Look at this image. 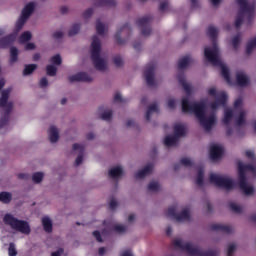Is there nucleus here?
<instances>
[{
	"label": "nucleus",
	"mask_w": 256,
	"mask_h": 256,
	"mask_svg": "<svg viewBox=\"0 0 256 256\" xmlns=\"http://www.w3.org/2000/svg\"><path fill=\"white\" fill-rule=\"evenodd\" d=\"M194 171L196 172V185H198V187H203V185H205L203 168L195 167Z\"/></svg>",
	"instance_id": "b1692460"
},
{
	"label": "nucleus",
	"mask_w": 256,
	"mask_h": 256,
	"mask_svg": "<svg viewBox=\"0 0 256 256\" xmlns=\"http://www.w3.org/2000/svg\"><path fill=\"white\" fill-rule=\"evenodd\" d=\"M134 221H135V215L130 214V215L128 216V223H133Z\"/></svg>",
	"instance_id": "774afa93"
},
{
	"label": "nucleus",
	"mask_w": 256,
	"mask_h": 256,
	"mask_svg": "<svg viewBox=\"0 0 256 256\" xmlns=\"http://www.w3.org/2000/svg\"><path fill=\"white\" fill-rule=\"evenodd\" d=\"M96 1L100 6L111 7L115 5V0H96Z\"/></svg>",
	"instance_id": "c03bdc74"
},
{
	"label": "nucleus",
	"mask_w": 256,
	"mask_h": 256,
	"mask_svg": "<svg viewBox=\"0 0 256 256\" xmlns=\"http://www.w3.org/2000/svg\"><path fill=\"white\" fill-rule=\"evenodd\" d=\"M42 225L47 233H51L53 229V222H51V219L49 217L42 218Z\"/></svg>",
	"instance_id": "c756f323"
},
{
	"label": "nucleus",
	"mask_w": 256,
	"mask_h": 256,
	"mask_svg": "<svg viewBox=\"0 0 256 256\" xmlns=\"http://www.w3.org/2000/svg\"><path fill=\"white\" fill-rule=\"evenodd\" d=\"M68 80L70 83H77L79 81H82L84 83H91L93 81V77L85 72H79L74 75H70L68 77Z\"/></svg>",
	"instance_id": "2eb2a0df"
},
{
	"label": "nucleus",
	"mask_w": 256,
	"mask_h": 256,
	"mask_svg": "<svg viewBox=\"0 0 256 256\" xmlns=\"http://www.w3.org/2000/svg\"><path fill=\"white\" fill-rule=\"evenodd\" d=\"M92 15H93V8H88L83 12L82 17L83 19H90Z\"/></svg>",
	"instance_id": "3c124183"
},
{
	"label": "nucleus",
	"mask_w": 256,
	"mask_h": 256,
	"mask_svg": "<svg viewBox=\"0 0 256 256\" xmlns=\"http://www.w3.org/2000/svg\"><path fill=\"white\" fill-rule=\"evenodd\" d=\"M11 93V88L4 89L1 93V98H0V108L5 111L6 115L5 117L0 119V129H3L9 122V113L13 111V102L8 101L9 99V94Z\"/></svg>",
	"instance_id": "9d476101"
},
{
	"label": "nucleus",
	"mask_w": 256,
	"mask_h": 256,
	"mask_svg": "<svg viewBox=\"0 0 256 256\" xmlns=\"http://www.w3.org/2000/svg\"><path fill=\"white\" fill-rule=\"evenodd\" d=\"M239 43H241V35L238 34L232 39V45L234 49H237V47H239Z\"/></svg>",
	"instance_id": "8fccbe9b"
},
{
	"label": "nucleus",
	"mask_w": 256,
	"mask_h": 256,
	"mask_svg": "<svg viewBox=\"0 0 256 256\" xmlns=\"http://www.w3.org/2000/svg\"><path fill=\"white\" fill-rule=\"evenodd\" d=\"M114 101L116 103H123V97L121 96V93L115 94Z\"/></svg>",
	"instance_id": "4d7b16f0"
},
{
	"label": "nucleus",
	"mask_w": 256,
	"mask_h": 256,
	"mask_svg": "<svg viewBox=\"0 0 256 256\" xmlns=\"http://www.w3.org/2000/svg\"><path fill=\"white\" fill-rule=\"evenodd\" d=\"M138 25L141 29L143 37H149L151 35V28L149 27V18L143 17L138 21Z\"/></svg>",
	"instance_id": "f3484780"
},
{
	"label": "nucleus",
	"mask_w": 256,
	"mask_h": 256,
	"mask_svg": "<svg viewBox=\"0 0 256 256\" xmlns=\"http://www.w3.org/2000/svg\"><path fill=\"white\" fill-rule=\"evenodd\" d=\"M206 99L191 103L189 97L182 99L183 113H193L205 131H211L217 123V109L227 103V93L218 91L217 87L210 86L206 89Z\"/></svg>",
	"instance_id": "f257e3e1"
},
{
	"label": "nucleus",
	"mask_w": 256,
	"mask_h": 256,
	"mask_svg": "<svg viewBox=\"0 0 256 256\" xmlns=\"http://www.w3.org/2000/svg\"><path fill=\"white\" fill-rule=\"evenodd\" d=\"M154 71H155V68L148 67L145 69V72H144L146 83L147 85H149V87H155V85H157V81H155V78H154Z\"/></svg>",
	"instance_id": "a211bd4d"
},
{
	"label": "nucleus",
	"mask_w": 256,
	"mask_h": 256,
	"mask_svg": "<svg viewBox=\"0 0 256 256\" xmlns=\"http://www.w3.org/2000/svg\"><path fill=\"white\" fill-rule=\"evenodd\" d=\"M35 69H37V65L35 64H29L26 65L23 71V75L27 76V75H31V73H33V71H35Z\"/></svg>",
	"instance_id": "58836bf2"
},
{
	"label": "nucleus",
	"mask_w": 256,
	"mask_h": 256,
	"mask_svg": "<svg viewBox=\"0 0 256 256\" xmlns=\"http://www.w3.org/2000/svg\"><path fill=\"white\" fill-rule=\"evenodd\" d=\"M54 39L59 40L63 38V31L58 30L53 34Z\"/></svg>",
	"instance_id": "603ef678"
},
{
	"label": "nucleus",
	"mask_w": 256,
	"mask_h": 256,
	"mask_svg": "<svg viewBox=\"0 0 256 256\" xmlns=\"http://www.w3.org/2000/svg\"><path fill=\"white\" fill-rule=\"evenodd\" d=\"M93 235L99 243H103V238H101V234L99 233V231H94Z\"/></svg>",
	"instance_id": "6e6d98bb"
},
{
	"label": "nucleus",
	"mask_w": 256,
	"mask_h": 256,
	"mask_svg": "<svg viewBox=\"0 0 256 256\" xmlns=\"http://www.w3.org/2000/svg\"><path fill=\"white\" fill-rule=\"evenodd\" d=\"M256 177V165H247L241 161L238 162V185L241 191L247 197L255 195V186L249 181Z\"/></svg>",
	"instance_id": "7ed1b4c3"
},
{
	"label": "nucleus",
	"mask_w": 256,
	"mask_h": 256,
	"mask_svg": "<svg viewBox=\"0 0 256 256\" xmlns=\"http://www.w3.org/2000/svg\"><path fill=\"white\" fill-rule=\"evenodd\" d=\"M90 53L95 69L97 71H107L109 65L107 59L101 56V40L97 36H93L92 38Z\"/></svg>",
	"instance_id": "423d86ee"
},
{
	"label": "nucleus",
	"mask_w": 256,
	"mask_h": 256,
	"mask_svg": "<svg viewBox=\"0 0 256 256\" xmlns=\"http://www.w3.org/2000/svg\"><path fill=\"white\" fill-rule=\"evenodd\" d=\"M209 181L212 183V185L225 189L226 191H231L237 187V184L235 181H233V178L218 173H210Z\"/></svg>",
	"instance_id": "6e6552de"
},
{
	"label": "nucleus",
	"mask_w": 256,
	"mask_h": 256,
	"mask_svg": "<svg viewBox=\"0 0 256 256\" xmlns=\"http://www.w3.org/2000/svg\"><path fill=\"white\" fill-rule=\"evenodd\" d=\"M73 151H76V153H79L75 161V165L79 166L81 165V163H83V155L85 152L84 144H74Z\"/></svg>",
	"instance_id": "412c9836"
},
{
	"label": "nucleus",
	"mask_w": 256,
	"mask_h": 256,
	"mask_svg": "<svg viewBox=\"0 0 256 256\" xmlns=\"http://www.w3.org/2000/svg\"><path fill=\"white\" fill-rule=\"evenodd\" d=\"M26 51H33L35 49V44L34 43H27L25 46Z\"/></svg>",
	"instance_id": "bf43d9fd"
},
{
	"label": "nucleus",
	"mask_w": 256,
	"mask_h": 256,
	"mask_svg": "<svg viewBox=\"0 0 256 256\" xmlns=\"http://www.w3.org/2000/svg\"><path fill=\"white\" fill-rule=\"evenodd\" d=\"M230 209L234 213H241L243 211V206L237 204V202H231L230 203Z\"/></svg>",
	"instance_id": "ea45409f"
},
{
	"label": "nucleus",
	"mask_w": 256,
	"mask_h": 256,
	"mask_svg": "<svg viewBox=\"0 0 256 256\" xmlns=\"http://www.w3.org/2000/svg\"><path fill=\"white\" fill-rule=\"evenodd\" d=\"M237 5L240 7V11L236 17L235 27H241V23H243V19L247 17H253V13H255L256 4H250L247 0H236Z\"/></svg>",
	"instance_id": "0eeeda50"
},
{
	"label": "nucleus",
	"mask_w": 256,
	"mask_h": 256,
	"mask_svg": "<svg viewBox=\"0 0 256 256\" xmlns=\"http://www.w3.org/2000/svg\"><path fill=\"white\" fill-rule=\"evenodd\" d=\"M236 83L239 87H247L251 80L243 70H239L236 72Z\"/></svg>",
	"instance_id": "dca6fc26"
},
{
	"label": "nucleus",
	"mask_w": 256,
	"mask_h": 256,
	"mask_svg": "<svg viewBox=\"0 0 256 256\" xmlns=\"http://www.w3.org/2000/svg\"><path fill=\"white\" fill-rule=\"evenodd\" d=\"M49 86V80H47V78H42L40 80V87L45 88Z\"/></svg>",
	"instance_id": "864d4df0"
},
{
	"label": "nucleus",
	"mask_w": 256,
	"mask_h": 256,
	"mask_svg": "<svg viewBox=\"0 0 256 256\" xmlns=\"http://www.w3.org/2000/svg\"><path fill=\"white\" fill-rule=\"evenodd\" d=\"M101 119H103V121H109V119H111V117H113V112H111V110H105L101 115H100Z\"/></svg>",
	"instance_id": "49530a36"
},
{
	"label": "nucleus",
	"mask_w": 256,
	"mask_h": 256,
	"mask_svg": "<svg viewBox=\"0 0 256 256\" xmlns=\"http://www.w3.org/2000/svg\"><path fill=\"white\" fill-rule=\"evenodd\" d=\"M207 35L212 39V45L204 49V55L207 61L214 67H219L221 69L222 77H224L228 85H233V80H231V73L229 72V68L221 59V50H219V46L215 41V37L219 35V29H217L215 26H209Z\"/></svg>",
	"instance_id": "f03ea898"
},
{
	"label": "nucleus",
	"mask_w": 256,
	"mask_h": 256,
	"mask_svg": "<svg viewBox=\"0 0 256 256\" xmlns=\"http://www.w3.org/2000/svg\"><path fill=\"white\" fill-rule=\"evenodd\" d=\"M96 31L98 35H105L107 34L108 28L107 25L101 19H97L96 21Z\"/></svg>",
	"instance_id": "bb28decb"
},
{
	"label": "nucleus",
	"mask_w": 256,
	"mask_h": 256,
	"mask_svg": "<svg viewBox=\"0 0 256 256\" xmlns=\"http://www.w3.org/2000/svg\"><path fill=\"white\" fill-rule=\"evenodd\" d=\"M60 12L62 13V15H65L66 13H69V7L68 6H62L60 8Z\"/></svg>",
	"instance_id": "052dcab7"
},
{
	"label": "nucleus",
	"mask_w": 256,
	"mask_h": 256,
	"mask_svg": "<svg viewBox=\"0 0 256 256\" xmlns=\"http://www.w3.org/2000/svg\"><path fill=\"white\" fill-rule=\"evenodd\" d=\"M129 32V26H124L121 29L117 30V32L114 35L115 41L118 43V45H125V39H122V37H125L127 33Z\"/></svg>",
	"instance_id": "aec40b11"
},
{
	"label": "nucleus",
	"mask_w": 256,
	"mask_h": 256,
	"mask_svg": "<svg viewBox=\"0 0 256 256\" xmlns=\"http://www.w3.org/2000/svg\"><path fill=\"white\" fill-rule=\"evenodd\" d=\"M121 256H133V253H131V251L129 250H125L124 252H122Z\"/></svg>",
	"instance_id": "338daca9"
},
{
	"label": "nucleus",
	"mask_w": 256,
	"mask_h": 256,
	"mask_svg": "<svg viewBox=\"0 0 256 256\" xmlns=\"http://www.w3.org/2000/svg\"><path fill=\"white\" fill-rule=\"evenodd\" d=\"M211 227L213 231H222L223 233H231L233 231V227L225 224H213Z\"/></svg>",
	"instance_id": "cd10ccee"
},
{
	"label": "nucleus",
	"mask_w": 256,
	"mask_h": 256,
	"mask_svg": "<svg viewBox=\"0 0 256 256\" xmlns=\"http://www.w3.org/2000/svg\"><path fill=\"white\" fill-rule=\"evenodd\" d=\"M161 189V185L157 181H152L148 184V191L151 193H155L156 191H159Z\"/></svg>",
	"instance_id": "e433bc0d"
},
{
	"label": "nucleus",
	"mask_w": 256,
	"mask_h": 256,
	"mask_svg": "<svg viewBox=\"0 0 256 256\" xmlns=\"http://www.w3.org/2000/svg\"><path fill=\"white\" fill-rule=\"evenodd\" d=\"M178 81L180 85H182L186 95H191V91H192L191 84L187 83V80H185V76L183 74L178 76Z\"/></svg>",
	"instance_id": "a878e982"
},
{
	"label": "nucleus",
	"mask_w": 256,
	"mask_h": 256,
	"mask_svg": "<svg viewBox=\"0 0 256 256\" xmlns=\"http://www.w3.org/2000/svg\"><path fill=\"white\" fill-rule=\"evenodd\" d=\"M167 7H169V3L168 2H162L160 5V9L162 11H167Z\"/></svg>",
	"instance_id": "680f3d73"
},
{
	"label": "nucleus",
	"mask_w": 256,
	"mask_h": 256,
	"mask_svg": "<svg viewBox=\"0 0 256 256\" xmlns=\"http://www.w3.org/2000/svg\"><path fill=\"white\" fill-rule=\"evenodd\" d=\"M191 63H193V59H191V56H185L179 60L178 67L179 69H187V67H189Z\"/></svg>",
	"instance_id": "c85d7f7f"
},
{
	"label": "nucleus",
	"mask_w": 256,
	"mask_h": 256,
	"mask_svg": "<svg viewBox=\"0 0 256 256\" xmlns=\"http://www.w3.org/2000/svg\"><path fill=\"white\" fill-rule=\"evenodd\" d=\"M113 63L116 67H121V65H123V58L119 55H115L113 57Z\"/></svg>",
	"instance_id": "09e8293b"
},
{
	"label": "nucleus",
	"mask_w": 256,
	"mask_h": 256,
	"mask_svg": "<svg viewBox=\"0 0 256 256\" xmlns=\"http://www.w3.org/2000/svg\"><path fill=\"white\" fill-rule=\"evenodd\" d=\"M105 225L110 230L113 229V231H115L116 233H125V231H127V226L123 224H115L113 222L107 224V222H105Z\"/></svg>",
	"instance_id": "393cba45"
},
{
	"label": "nucleus",
	"mask_w": 256,
	"mask_h": 256,
	"mask_svg": "<svg viewBox=\"0 0 256 256\" xmlns=\"http://www.w3.org/2000/svg\"><path fill=\"white\" fill-rule=\"evenodd\" d=\"M19 59V50L15 47L10 48V63H17Z\"/></svg>",
	"instance_id": "7c9ffc66"
},
{
	"label": "nucleus",
	"mask_w": 256,
	"mask_h": 256,
	"mask_svg": "<svg viewBox=\"0 0 256 256\" xmlns=\"http://www.w3.org/2000/svg\"><path fill=\"white\" fill-rule=\"evenodd\" d=\"M43 177H45V174L43 172H35L32 175V181L34 183H41L43 181Z\"/></svg>",
	"instance_id": "4c0bfd02"
},
{
	"label": "nucleus",
	"mask_w": 256,
	"mask_h": 256,
	"mask_svg": "<svg viewBox=\"0 0 256 256\" xmlns=\"http://www.w3.org/2000/svg\"><path fill=\"white\" fill-rule=\"evenodd\" d=\"M174 245L176 249H180L181 251L186 253V255L188 256H211L203 252V250L193 246L191 243L185 242L179 238L174 240Z\"/></svg>",
	"instance_id": "9b49d317"
},
{
	"label": "nucleus",
	"mask_w": 256,
	"mask_h": 256,
	"mask_svg": "<svg viewBox=\"0 0 256 256\" xmlns=\"http://www.w3.org/2000/svg\"><path fill=\"white\" fill-rule=\"evenodd\" d=\"M46 73L47 75H49L50 77H55L57 75V67L53 66V65H48L46 67Z\"/></svg>",
	"instance_id": "a19ab883"
},
{
	"label": "nucleus",
	"mask_w": 256,
	"mask_h": 256,
	"mask_svg": "<svg viewBox=\"0 0 256 256\" xmlns=\"http://www.w3.org/2000/svg\"><path fill=\"white\" fill-rule=\"evenodd\" d=\"M18 179H29V174L20 173L18 174Z\"/></svg>",
	"instance_id": "69168bd1"
},
{
	"label": "nucleus",
	"mask_w": 256,
	"mask_h": 256,
	"mask_svg": "<svg viewBox=\"0 0 256 256\" xmlns=\"http://www.w3.org/2000/svg\"><path fill=\"white\" fill-rule=\"evenodd\" d=\"M3 222L14 231H19L24 235H29V233H31V227L27 221L19 220L11 214H6L3 218Z\"/></svg>",
	"instance_id": "1a4fd4ad"
},
{
	"label": "nucleus",
	"mask_w": 256,
	"mask_h": 256,
	"mask_svg": "<svg viewBox=\"0 0 256 256\" xmlns=\"http://www.w3.org/2000/svg\"><path fill=\"white\" fill-rule=\"evenodd\" d=\"M36 6H37V4L35 2H29L28 4H26L24 6L21 16L18 19V21L16 22L14 33L7 37L0 39L1 49H5V47H9V45H11V43H13V41H15V39L17 37V33L23 29V25H25V23H27V19H29L31 17V15H33V11H35Z\"/></svg>",
	"instance_id": "39448f33"
},
{
	"label": "nucleus",
	"mask_w": 256,
	"mask_h": 256,
	"mask_svg": "<svg viewBox=\"0 0 256 256\" xmlns=\"http://www.w3.org/2000/svg\"><path fill=\"white\" fill-rule=\"evenodd\" d=\"M8 255L9 256H17V248L15 247L14 243L9 244Z\"/></svg>",
	"instance_id": "de8ad7c7"
},
{
	"label": "nucleus",
	"mask_w": 256,
	"mask_h": 256,
	"mask_svg": "<svg viewBox=\"0 0 256 256\" xmlns=\"http://www.w3.org/2000/svg\"><path fill=\"white\" fill-rule=\"evenodd\" d=\"M48 139L50 143H57L59 141V129L55 126H50L48 129Z\"/></svg>",
	"instance_id": "4be33fe9"
},
{
	"label": "nucleus",
	"mask_w": 256,
	"mask_h": 256,
	"mask_svg": "<svg viewBox=\"0 0 256 256\" xmlns=\"http://www.w3.org/2000/svg\"><path fill=\"white\" fill-rule=\"evenodd\" d=\"M223 153H225V149L223 148V145L219 143H213L210 146V158L212 161H218V159H221L223 157Z\"/></svg>",
	"instance_id": "4468645a"
},
{
	"label": "nucleus",
	"mask_w": 256,
	"mask_h": 256,
	"mask_svg": "<svg viewBox=\"0 0 256 256\" xmlns=\"http://www.w3.org/2000/svg\"><path fill=\"white\" fill-rule=\"evenodd\" d=\"M158 111H159V106H157V104L150 105L146 112L147 121L151 119V115H153L154 113H157Z\"/></svg>",
	"instance_id": "72a5a7b5"
},
{
	"label": "nucleus",
	"mask_w": 256,
	"mask_h": 256,
	"mask_svg": "<svg viewBox=\"0 0 256 256\" xmlns=\"http://www.w3.org/2000/svg\"><path fill=\"white\" fill-rule=\"evenodd\" d=\"M152 172H153V165L148 164L142 170H139L135 174V177H136V179H143V178L147 177V175H151Z\"/></svg>",
	"instance_id": "5701e85b"
},
{
	"label": "nucleus",
	"mask_w": 256,
	"mask_h": 256,
	"mask_svg": "<svg viewBox=\"0 0 256 256\" xmlns=\"http://www.w3.org/2000/svg\"><path fill=\"white\" fill-rule=\"evenodd\" d=\"M256 49V36L254 38H251L247 45H246V53L250 55V53H253V50Z\"/></svg>",
	"instance_id": "2f4dec72"
},
{
	"label": "nucleus",
	"mask_w": 256,
	"mask_h": 256,
	"mask_svg": "<svg viewBox=\"0 0 256 256\" xmlns=\"http://www.w3.org/2000/svg\"><path fill=\"white\" fill-rule=\"evenodd\" d=\"M175 105H176L175 99L170 98V99L168 100V102H167L168 108H169V109H175Z\"/></svg>",
	"instance_id": "5fc2aeb1"
},
{
	"label": "nucleus",
	"mask_w": 256,
	"mask_h": 256,
	"mask_svg": "<svg viewBox=\"0 0 256 256\" xmlns=\"http://www.w3.org/2000/svg\"><path fill=\"white\" fill-rule=\"evenodd\" d=\"M50 63H52L53 65H61V63H63V60L61 59V55L56 54L52 56L50 59Z\"/></svg>",
	"instance_id": "37998d69"
},
{
	"label": "nucleus",
	"mask_w": 256,
	"mask_h": 256,
	"mask_svg": "<svg viewBox=\"0 0 256 256\" xmlns=\"http://www.w3.org/2000/svg\"><path fill=\"white\" fill-rule=\"evenodd\" d=\"M61 255H63V249L61 248L55 252H52V256H61Z\"/></svg>",
	"instance_id": "e2e57ef3"
},
{
	"label": "nucleus",
	"mask_w": 256,
	"mask_h": 256,
	"mask_svg": "<svg viewBox=\"0 0 256 256\" xmlns=\"http://www.w3.org/2000/svg\"><path fill=\"white\" fill-rule=\"evenodd\" d=\"M167 217L170 219H175L178 223H183L184 221H189L191 219V210L189 208H184L181 213H177V206H172L168 208Z\"/></svg>",
	"instance_id": "ddd939ff"
},
{
	"label": "nucleus",
	"mask_w": 256,
	"mask_h": 256,
	"mask_svg": "<svg viewBox=\"0 0 256 256\" xmlns=\"http://www.w3.org/2000/svg\"><path fill=\"white\" fill-rule=\"evenodd\" d=\"M79 31H81V24L74 23L71 25V27L68 31V35H69V37H74V35H77V33H79Z\"/></svg>",
	"instance_id": "473e14b6"
},
{
	"label": "nucleus",
	"mask_w": 256,
	"mask_h": 256,
	"mask_svg": "<svg viewBox=\"0 0 256 256\" xmlns=\"http://www.w3.org/2000/svg\"><path fill=\"white\" fill-rule=\"evenodd\" d=\"M186 133L187 126L183 123H176L174 125V136H166L164 139V145H166V147H175V145H177V141H179V138L184 137Z\"/></svg>",
	"instance_id": "f8f14e48"
},
{
	"label": "nucleus",
	"mask_w": 256,
	"mask_h": 256,
	"mask_svg": "<svg viewBox=\"0 0 256 256\" xmlns=\"http://www.w3.org/2000/svg\"><path fill=\"white\" fill-rule=\"evenodd\" d=\"M33 37V35L31 34V32L26 31L24 33H22L19 37V43L21 45H23V43H27V41H31V38Z\"/></svg>",
	"instance_id": "f704fd0d"
},
{
	"label": "nucleus",
	"mask_w": 256,
	"mask_h": 256,
	"mask_svg": "<svg viewBox=\"0 0 256 256\" xmlns=\"http://www.w3.org/2000/svg\"><path fill=\"white\" fill-rule=\"evenodd\" d=\"M109 205L110 209H115V207H117V201L115 199H112Z\"/></svg>",
	"instance_id": "0e129e2a"
},
{
	"label": "nucleus",
	"mask_w": 256,
	"mask_h": 256,
	"mask_svg": "<svg viewBox=\"0 0 256 256\" xmlns=\"http://www.w3.org/2000/svg\"><path fill=\"white\" fill-rule=\"evenodd\" d=\"M180 163L184 167H193V160H191L189 157L182 158Z\"/></svg>",
	"instance_id": "a18cd8bd"
},
{
	"label": "nucleus",
	"mask_w": 256,
	"mask_h": 256,
	"mask_svg": "<svg viewBox=\"0 0 256 256\" xmlns=\"http://www.w3.org/2000/svg\"><path fill=\"white\" fill-rule=\"evenodd\" d=\"M233 119H235V123L237 127H245L246 119H247V111L243 108V99L238 98L234 102V108H226L224 110V116L222 118V123L226 127H229L233 123Z\"/></svg>",
	"instance_id": "20e7f679"
},
{
	"label": "nucleus",
	"mask_w": 256,
	"mask_h": 256,
	"mask_svg": "<svg viewBox=\"0 0 256 256\" xmlns=\"http://www.w3.org/2000/svg\"><path fill=\"white\" fill-rule=\"evenodd\" d=\"M233 251H235V244H230L228 246V256L233 255Z\"/></svg>",
	"instance_id": "13d9d810"
},
{
	"label": "nucleus",
	"mask_w": 256,
	"mask_h": 256,
	"mask_svg": "<svg viewBox=\"0 0 256 256\" xmlns=\"http://www.w3.org/2000/svg\"><path fill=\"white\" fill-rule=\"evenodd\" d=\"M244 156L249 159V161H253L256 163V154L255 150L247 149L244 151Z\"/></svg>",
	"instance_id": "c9c22d12"
},
{
	"label": "nucleus",
	"mask_w": 256,
	"mask_h": 256,
	"mask_svg": "<svg viewBox=\"0 0 256 256\" xmlns=\"http://www.w3.org/2000/svg\"><path fill=\"white\" fill-rule=\"evenodd\" d=\"M110 179H114V181H119L123 177V167L116 165L110 168L109 172Z\"/></svg>",
	"instance_id": "6ab92c4d"
},
{
	"label": "nucleus",
	"mask_w": 256,
	"mask_h": 256,
	"mask_svg": "<svg viewBox=\"0 0 256 256\" xmlns=\"http://www.w3.org/2000/svg\"><path fill=\"white\" fill-rule=\"evenodd\" d=\"M0 201L2 203H9L11 201V193L9 192L0 193Z\"/></svg>",
	"instance_id": "79ce46f5"
}]
</instances>
